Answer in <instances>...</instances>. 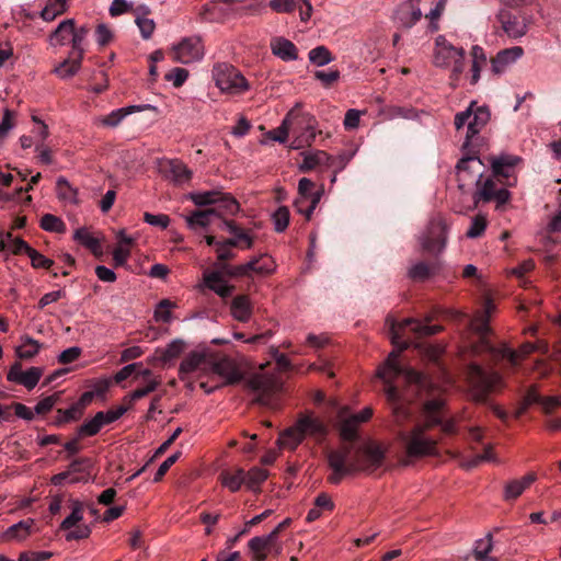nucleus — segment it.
<instances>
[{
	"instance_id": "58836bf2",
	"label": "nucleus",
	"mask_w": 561,
	"mask_h": 561,
	"mask_svg": "<svg viewBox=\"0 0 561 561\" xmlns=\"http://www.w3.org/2000/svg\"><path fill=\"white\" fill-rule=\"evenodd\" d=\"M75 25L73 19H67L61 21L56 30L49 35L48 42L51 46H64L66 45L72 33V26Z\"/></svg>"
},
{
	"instance_id": "2eb2a0df",
	"label": "nucleus",
	"mask_w": 561,
	"mask_h": 561,
	"mask_svg": "<svg viewBox=\"0 0 561 561\" xmlns=\"http://www.w3.org/2000/svg\"><path fill=\"white\" fill-rule=\"evenodd\" d=\"M211 356L205 351L190 352L181 362L179 378L188 381L193 376L197 378L209 375Z\"/></svg>"
},
{
	"instance_id": "79ce46f5",
	"label": "nucleus",
	"mask_w": 561,
	"mask_h": 561,
	"mask_svg": "<svg viewBox=\"0 0 561 561\" xmlns=\"http://www.w3.org/2000/svg\"><path fill=\"white\" fill-rule=\"evenodd\" d=\"M332 165L333 158L330 157L327 152L318 150L314 152H307L304 154V161L300 164V170L310 171L318 165Z\"/></svg>"
},
{
	"instance_id": "a878e982",
	"label": "nucleus",
	"mask_w": 561,
	"mask_h": 561,
	"mask_svg": "<svg viewBox=\"0 0 561 561\" xmlns=\"http://www.w3.org/2000/svg\"><path fill=\"white\" fill-rule=\"evenodd\" d=\"M534 403L540 404L541 409L545 413H551L558 407H561V400L559 397L542 398L538 393L536 387H531L527 391V393L524 398L523 407L518 410L517 415H520L527 409L528 405L534 404Z\"/></svg>"
},
{
	"instance_id": "37998d69",
	"label": "nucleus",
	"mask_w": 561,
	"mask_h": 561,
	"mask_svg": "<svg viewBox=\"0 0 561 561\" xmlns=\"http://www.w3.org/2000/svg\"><path fill=\"white\" fill-rule=\"evenodd\" d=\"M56 194L59 201L66 204H78V190L75 188L64 176L56 181Z\"/></svg>"
},
{
	"instance_id": "774afa93",
	"label": "nucleus",
	"mask_w": 561,
	"mask_h": 561,
	"mask_svg": "<svg viewBox=\"0 0 561 561\" xmlns=\"http://www.w3.org/2000/svg\"><path fill=\"white\" fill-rule=\"evenodd\" d=\"M447 0H438L437 4L434 9L430 11L428 14L425 15V18L428 20V28L432 32H436L438 30V20L440 19L445 7H446Z\"/></svg>"
},
{
	"instance_id": "c756f323",
	"label": "nucleus",
	"mask_w": 561,
	"mask_h": 561,
	"mask_svg": "<svg viewBox=\"0 0 561 561\" xmlns=\"http://www.w3.org/2000/svg\"><path fill=\"white\" fill-rule=\"evenodd\" d=\"M314 183L307 179L302 178L298 182V197L308 198L309 206H308V213H313L317 208L319 202L322 198L323 195V188L313 190Z\"/></svg>"
},
{
	"instance_id": "6e6d98bb",
	"label": "nucleus",
	"mask_w": 561,
	"mask_h": 561,
	"mask_svg": "<svg viewBox=\"0 0 561 561\" xmlns=\"http://www.w3.org/2000/svg\"><path fill=\"white\" fill-rule=\"evenodd\" d=\"M102 412H98L91 420L85 421L78 430V434L81 437L93 436L100 432L104 426Z\"/></svg>"
},
{
	"instance_id": "052dcab7",
	"label": "nucleus",
	"mask_w": 561,
	"mask_h": 561,
	"mask_svg": "<svg viewBox=\"0 0 561 561\" xmlns=\"http://www.w3.org/2000/svg\"><path fill=\"white\" fill-rule=\"evenodd\" d=\"M488 226V220L484 215H477L472 218L469 229L466 232V237L469 239H476L481 237Z\"/></svg>"
},
{
	"instance_id": "69168bd1",
	"label": "nucleus",
	"mask_w": 561,
	"mask_h": 561,
	"mask_svg": "<svg viewBox=\"0 0 561 561\" xmlns=\"http://www.w3.org/2000/svg\"><path fill=\"white\" fill-rule=\"evenodd\" d=\"M81 414H82V409L79 407V404H73L69 409L58 410L55 423L57 425H60L64 423L76 421V420L80 419Z\"/></svg>"
},
{
	"instance_id": "20e7f679",
	"label": "nucleus",
	"mask_w": 561,
	"mask_h": 561,
	"mask_svg": "<svg viewBox=\"0 0 561 561\" xmlns=\"http://www.w3.org/2000/svg\"><path fill=\"white\" fill-rule=\"evenodd\" d=\"M211 79L222 94L230 96L242 95L251 88L239 69L224 61L214 64Z\"/></svg>"
},
{
	"instance_id": "412c9836",
	"label": "nucleus",
	"mask_w": 561,
	"mask_h": 561,
	"mask_svg": "<svg viewBox=\"0 0 561 561\" xmlns=\"http://www.w3.org/2000/svg\"><path fill=\"white\" fill-rule=\"evenodd\" d=\"M43 373V368L35 366L26 370H22V365L20 363H15L11 366L7 378L11 382L22 385L26 389L32 390L38 383Z\"/></svg>"
},
{
	"instance_id": "3c124183",
	"label": "nucleus",
	"mask_w": 561,
	"mask_h": 561,
	"mask_svg": "<svg viewBox=\"0 0 561 561\" xmlns=\"http://www.w3.org/2000/svg\"><path fill=\"white\" fill-rule=\"evenodd\" d=\"M268 473L265 469L253 467L248 472H245V486L253 491L257 492L260 490L261 484L267 479Z\"/></svg>"
},
{
	"instance_id": "de8ad7c7",
	"label": "nucleus",
	"mask_w": 561,
	"mask_h": 561,
	"mask_svg": "<svg viewBox=\"0 0 561 561\" xmlns=\"http://www.w3.org/2000/svg\"><path fill=\"white\" fill-rule=\"evenodd\" d=\"M438 271V265L435 264H427L424 262H419L413 264L409 270V276L413 280H426L430 277H432L434 274H436Z\"/></svg>"
},
{
	"instance_id": "a211bd4d",
	"label": "nucleus",
	"mask_w": 561,
	"mask_h": 561,
	"mask_svg": "<svg viewBox=\"0 0 561 561\" xmlns=\"http://www.w3.org/2000/svg\"><path fill=\"white\" fill-rule=\"evenodd\" d=\"M158 172L174 184L187 183L193 172L179 159H160L157 161Z\"/></svg>"
},
{
	"instance_id": "338daca9",
	"label": "nucleus",
	"mask_w": 561,
	"mask_h": 561,
	"mask_svg": "<svg viewBox=\"0 0 561 561\" xmlns=\"http://www.w3.org/2000/svg\"><path fill=\"white\" fill-rule=\"evenodd\" d=\"M272 219L275 231H285L289 224V209L286 206L278 207L274 211Z\"/></svg>"
},
{
	"instance_id": "393cba45",
	"label": "nucleus",
	"mask_w": 561,
	"mask_h": 561,
	"mask_svg": "<svg viewBox=\"0 0 561 561\" xmlns=\"http://www.w3.org/2000/svg\"><path fill=\"white\" fill-rule=\"evenodd\" d=\"M275 264L273 260L266 255L255 257L249 261L247 264L238 265L229 271L232 276L248 275L251 272L256 274H270L274 271Z\"/></svg>"
},
{
	"instance_id": "cd10ccee",
	"label": "nucleus",
	"mask_w": 561,
	"mask_h": 561,
	"mask_svg": "<svg viewBox=\"0 0 561 561\" xmlns=\"http://www.w3.org/2000/svg\"><path fill=\"white\" fill-rule=\"evenodd\" d=\"M271 50L283 61H293L298 58V49L295 44L282 36L272 38Z\"/></svg>"
},
{
	"instance_id": "9b49d317",
	"label": "nucleus",
	"mask_w": 561,
	"mask_h": 561,
	"mask_svg": "<svg viewBox=\"0 0 561 561\" xmlns=\"http://www.w3.org/2000/svg\"><path fill=\"white\" fill-rule=\"evenodd\" d=\"M489 119V110L483 106L474 107V103H471V105L466 111L456 114V128L460 130L465 126L467 127L466 140L463 144L465 147H468L470 145L471 139L482 130V128L486 125Z\"/></svg>"
},
{
	"instance_id": "b1692460",
	"label": "nucleus",
	"mask_w": 561,
	"mask_h": 561,
	"mask_svg": "<svg viewBox=\"0 0 561 561\" xmlns=\"http://www.w3.org/2000/svg\"><path fill=\"white\" fill-rule=\"evenodd\" d=\"M524 56V49L520 46H513L500 50L491 59L492 70L496 75L505 72L511 66Z\"/></svg>"
},
{
	"instance_id": "1a4fd4ad",
	"label": "nucleus",
	"mask_w": 561,
	"mask_h": 561,
	"mask_svg": "<svg viewBox=\"0 0 561 561\" xmlns=\"http://www.w3.org/2000/svg\"><path fill=\"white\" fill-rule=\"evenodd\" d=\"M468 381L473 399L479 402H483L491 391L502 386V377L497 373H489L477 364L469 366Z\"/></svg>"
},
{
	"instance_id": "f3484780",
	"label": "nucleus",
	"mask_w": 561,
	"mask_h": 561,
	"mask_svg": "<svg viewBox=\"0 0 561 561\" xmlns=\"http://www.w3.org/2000/svg\"><path fill=\"white\" fill-rule=\"evenodd\" d=\"M252 561H265L268 553H282V543L273 535L255 536L248 542Z\"/></svg>"
},
{
	"instance_id": "f03ea898",
	"label": "nucleus",
	"mask_w": 561,
	"mask_h": 561,
	"mask_svg": "<svg viewBox=\"0 0 561 561\" xmlns=\"http://www.w3.org/2000/svg\"><path fill=\"white\" fill-rule=\"evenodd\" d=\"M385 453L386 448L373 440L362 445L342 443L327 454L331 470L328 481L332 484H339L348 476L358 472H373L382 465Z\"/></svg>"
},
{
	"instance_id": "8fccbe9b",
	"label": "nucleus",
	"mask_w": 561,
	"mask_h": 561,
	"mask_svg": "<svg viewBox=\"0 0 561 561\" xmlns=\"http://www.w3.org/2000/svg\"><path fill=\"white\" fill-rule=\"evenodd\" d=\"M493 548V538L491 534H488L484 538L478 539L474 543L473 556L477 561H496L489 557Z\"/></svg>"
},
{
	"instance_id": "a19ab883",
	"label": "nucleus",
	"mask_w": 561,
	"mask_h": 561,
	"mask_svg": "<svg viewBox=\"0 0 561 561\" xmlns=\"http://www.w3.org/2000/svg\"><path fill=\"white\" fill-rule=\"evenodd\" d=\"M302 433L298 427L297 423L289 428L285 430L278 437V445L280 448H286L288 450H295L299 444L304 440Z\"/></svg>"
},
{
	"instance_id": "5701e85b",
	"label": "nucleus",
	"mask_w": 561,
	"mask_h": 561,
	"mask_svg": "<svg viewBox=\"0 0 561 561\" xmlns=\"http://www.w3.org/2000/svg\"><path fill=\"white\" fill-rule=\"evenodd\" d=\"M336 423L343 443H354L357 437L359 423L350 413L347 407L340 408L336 414Z\"/></svg>"
},
{
	"instance_id": "09e8293b",
	"label": "nucleus",
	"mask_w": 561,
	"mask_h": 561,
	"mask_svg": "<svg viewBox=\"0 0 561 561\" xmlns=\"http://www.w3.org/2000/svg\"><path fill=\"white\" fill-rule=\"evenodd\" d=\"M67 8V0H49L41 11V18L46 22H51L64 14Z\"/></svg>"
},
{
	"instance_id": "c9c22d12",
	"label": "nucleus",
	"mask_w": 561,
	"mask_h": 561,
	"mask_svg": "<svg viewBox=\"0 0 561 561\" xmlns=\"http://www.w3.org/2000/svg\"><path fill=\"white\" fill-rule=\"evenodd\" d=\"M42 347V343L24 334L20 337V344L15 347V354L20 359H32L39 353Z\"/></svg>"
},
{
	"instance_id": "9d476101",
	"label": "nucleus",
	"mask_w": 561,
	"mask_h": 561,
	"mask_svg": "<svg viewBox=\"0 0 561 561\" xmlns=\"http://www.w3.org/2000/svg\"><path fill=\"white\" fill-rule=\"evenodd\" d=\"M288 113H293L291 117V148L299 149L310 146L316 138L317 121L309 113L302 112L299 104H296Z\"/></svg>"
},
{
	"instance_id": "f257e3e1",
	"label": "nucleus",
	"mask_w": 561,
	"mask_h": 561,
	"mask_svg": "<svg viewBox=\"0 0 561 561\" xmlns=\"http://www.w3.org/2000/svg\"><path fill=\"white\" fill-rule=\"evenodd\" d=\"M407 331L412 332L416 336H430L440 332L442 327L422 323L412 318L404 319L398 323L394 321L390 323V339L396 348L388 355L383 365L378 368L377 376L386 383L385 393L387 400L393 405V414L398 421L405 419L408 412L400 404V393L394 385V379L398 376H404L408 382L424 383V377L420 373L409 367H401L398 363L401 352L409 347V341L405 339Z\"/></svg>"
},
{
	"instance_id": "ea45409f",
	"label": "nucleus",
	"mask_w": 561,
	"mask_h": 561,
	"mask_svg": "<svg viewBox=\"0 0 561 561\" xmlns=\"http://www.w3.org/2000/svg\"><path fill=\"white\" fill-rule=\"evenodd\" d=\"M216 209L215 216L218 218H222L227 215H236L240 210V205L234 197L230 194L221 193L219 194V198L214 204Z\"/></svg>"
},
{
	"instance_id": "5fc2aeb1",
	"label": "nucleus",
	"mask_w": 561,
	"mask_h": 561,
	"mask_svg": "<svg viewBox=\"0 0 561 561\" xmlns=\"http://www.w3.org/2000/svg\"><path fill=\"white\" fill-rule=\"evenodd\" d=\"M482 461H496L492 445H485L483 453L461 462V467L466 470L478 467Z\"/></svg>"
},
{
	"instance_id": "c03bdc74",
	"label": "nucleus",
	"mask_w": 561,
	"mask_h": 561,
	"mask_svg": "<svg viewBox=\"0 0 561 561\" xmlns=\"http://www.w3.org/2000/svg\"><path fill=\"white\" fill-rule=\"evenodd\" d=\"M216 209L195 210L190 216H186L185 221L191 230L197 228H206L211 222V217L215 216Z\"/></svg>"
},
{
	"instance_id": "4c0bfd02",
	"label": "nucleus",
	"mask_w": 561,
	"mask_h": 561,
	"mask_svg": "<svg viewBox=\"0 0 561 561\" xmlns=\"http://www.w3.org/2000/svg\"><path fill=\"white\" fill-rule=\"evenodd\" d=\"M82 59L69 53L68 57L54 68V72L61 79H69L80 70Z\"/></svg>"
},
{
	"instance_id": "c85d7f7f",
	"label": "nucleus",
	"mask_w": 561,
	"mask_h": 561,
	"mask_svg": "<svg viewBox=\"0 0 561 561\" xmlns=\"http://www.w3.org/2000/svg\"><path fill=\"white\" fill-rule=\"evenodd\" d=\"M218 479L224 488L234 493L244 484L245 471L241 468L224 469Z\"/></svg>"
},
{
	"instance_id": "dca6fc26",
	"label": "nucleus",
	"mask_w": 561,
	"mask_h": 561,
	"mask_svg": "<svg viewBox=\"0 0 561 561\" xmlns=\"http://www.w3.org/2000/svg\"><path fill=\"white\" fill-rule=\"evenodd\" d=\"M501 28L511 39L524 37L529 28L530 20L524 14H513L510 11H501L497 15Z\"/></svg>"
},
{
	"instance_id": "423d86ee",
	"label": "nucleus",
	"mask_w": 561,
	"mask_h": 561,
	"mask_svg": "<svg viewBox=\"0 0 561 561\" xmlns=\"http://www.w3.org/2000/svg\"><path fill=\"white\" fill-rule=\"evenodd\" d=\"M209 375H215L221 379L220 385L208 386L207 382H201L199 387L206 392L211 393L221 386H230L240 382L244 377L242 363L229 356H222L218 359L211 357Z\"/></svg>"
},
{
	"instance_id": "4468645a",
	"label": "nucleus",
	"mask_w": 561,
	"mask_h": 561,
	"mask_svg": "<svg viewBox=\"0 0 561 561\" xmlns=\"http://www.w3.org/2000/svg\"><path fill=\"white\" fill-rule=\"evenodd\" d=\"M485 165L478 157L462 158L457 164V181L460 190H469L480 185L484 178Z\"/></svg>"
},
{
	"instance_id": "a18cd8bd",
	"label": "nucleus",
	"mask_w": 561,
	"mask_h": 561,
	"mask_svg": "<svg viewBox=\"0 0 561 561\" xmlns=\"http://www.w3.org/2000/svg\"><path fill=\"white\" fill-rule=\"evenodd\" d=\"M222 227L232 234V239L238 240V247L242 249H251L253 245V239L241 228H239L234 221L222 220Z\"/></svg>"
},
{
	"instance_id": "f704fd0d",
	"label": "nucleus",
	"mask_w": 561,
	"mask_h": 561,
	"mask_svg": "<svg viewBox=\"0 0 561 561\" xmlns=\"http://www.w3.org/2000/svg\"><path fill=\"white\" fill-rule=\"evenodd\" d=\"M537 479L535 473H528L522 479L510 481L504 488L506 501L517 499Z\"/></svg>"
},
{
	"instance_id": "aec40b11",
	"label": "nucleus",
	"mask_w": 561,
	"mask_h": 561,
	"mask_svg": "<svg viewBox=\"0 0 561 561\" xmlns=\"http://www.w3.org/2000/svg\"><path fill=\"white\" fill-rule=\"evenodd\" d=\"M473 194L474 205L480 202H490L494 199L499 205H503L510 199V192L506 188H496V184L491 176L482 179L480 185L476 186Z\"/></svg>"
},
{
	"instance_id": "6e6552de",
	"label": "nucleus",
	"mask_w": 561,
	"mask_h": 561,
	"mask_svg": "<svg viewBox=\"0 0 561 561\" xmlns=\"http://www.w3.org/2000/svg\"><path fill=\"white\" fill-rule=\"evenodd\" d=\"M247 387L256 394V402L272 407L273 398L282 391L283 381L277 373L261 371L248 378Z\"/></svg>"
},
{
	"instance_id": "f8f14e48",
	"label": "nucleus",
	"mask_w": 561,
	"mask_h": 561,
	"mask_svg": "<svg viewBox=\"0 0 561 561\" xmlns=\"http://www.w3.org/2000/svg\"><path fill=\"white\" fill-rule=\"evenodd\" d=\"M170 55L174 62L182 65L199 62L205 57L203 39L197 35L183 37L180 42L172 45Z\"/></svg>"
},
{
	"instance_id": "39448f33",
	"label": "nucleus",
	"mask_w": 561,
	"mask_h": 561,
	"mask_svg": "<svg viewBox=\"0 0 561 561\" xmlns=\"http://www.w3.org/2000/svg\"><path fill=\"white\" fill-rule=\"evenodd\" d=\"M433 64L451 70V79L457 80L465 69V50L449 43L443 35L435 39Z\"/></svg>"
},
{
	"instance_id": "72a5a7b5",
	"label": "nucleus",
	"mask_w": 561,
	"mask_h": 561,
	"mask_svg": "<svg viewBox=\"0 0 561 561\" xmlns=\"http://www.w3.org/2000/svg\"><path fill=\"white\" fill-rule=\"evenodd\" d=\"M35 531V520L27 518L10 526L5 533L7 540H24Z\"/></svg>"
},
{
	"instance_id": "603ef678",
	"label": "nucleus",
	"mask_w": 561,
	"mask_h": 561,
	"mask_svg": "<svg viewBox=\"0 0 561 561\" xmlns=\"http://www.w3.org/2000/svg\"><path fill=\"white\" fill-rule=\"evenodd\" d=\"M291 117H294L293 113H287L285 118L283 119L280 126L275 129H272L267 133V137L274 141L284 144L286 142L289 133H291Z\"/></svg>"
},
{
	"instance_id": "bf43d9fd",
	"label": "nucleus",
	"mask_w": 561,
	"mask_h": 561,
	"mask_svg": "<svg viewBox=\"0 0 561 561\" xmlns=\"http://www.w3.org/2000/svg\"><path fill=\"white\" fill-rule=\"evenodd\" d=\"M519 158L517 157H500L492 161V169L495 175L508 176V169L513 168Z\"/></svg>"
},
{
	"instance_id": "4be33fe9",
	"label": "nucleus",
	"mask_w": 561,
	"mask_h": 561,
	"mask_svg": "<svg viewBox=\"0 0 561 561\" xmlns=\"http://www.w3.org/2000/svg\"><path fill=\"white\" fill-rule=\"evenodd\" d=\"M296 423L300 428L304 438L312 437L317 440H321L328 434V426L325 423L311 413L300 415Z\"/></svg>"
},
{
	"instance_id": "0eeeda50",
	"label": "nucleus",
	"mask_w": 561,
	"mask_h": 561,
	"mask_svg": "<svg viewBox=\"0 0 561 561\" xmlns=\"http://www.w3.org/2000/svg\"><path fill=\"white\" fill-rule=\"evenodd\" d=\"M471 330L478 334L479 341L471 346V352L474 355L489 353L493 358H507L511 363H515L516 353L512 352L510 347L503 344L500 347H495L491 344L488 339L490 333V327L488 325V319L483 316L473 317L470 321Z\"/></svg>"
},
{
	"instance_id": "13d9d810",
	"label": "nucleus",
	"mask_w": 561,
	"mask_h": 561,
	"mask_svg": "<svg viewBox=\"0 0 561 561\" xmlns=\"http://www.w3.org/2000/svg\"><path fill=\"white\" fill-rule=\"evenodd\" d=\"M41 228L56 233H64L66 231L65 222L57 216L46 214L41 218Z\"/></svg>"
},
{
	"instance_id": "2f4dec72",
	"label": "nucleus",
	"mask_w": 561,
	"mask_h": 561,
	"mask_svg": "<svg viewBox=\"0 0 561 561\" xmlns=\"http://www.w3.org/2000/svg\"><path fill=\"white\" fill-rule=\"evenodd\" d=\"M186 344L181 339L171 341L165 347L158 348L154 352V360L168 364L176 359L185 350Z\"/></svg>"
},
{
	"instance_id": "49530a36",
	"label": "nucleus",
	"mask_w": 561,
	"mask_h": 561,
	"mask_svg": "<svg viewBox=\"0 0 561 561\" xmlns=\"http://www.w3.org/2000/svg\"><path fill=\"white\" fill-rule=\"evenodd\" d=\"M133 110V106L117 108L107 115L95 118L94 123L104 127H116Z\"/></svg>"
},
{
	"instance_id": "4d7b16f0",
	"label": "nucleus",
	"mask_w": 561,
	"mask_h": 561,
	"mask_svg": "<svg viewBox=\"0 0 561 561\" xmlns=\"http://www.w3.org/2000/svg\"><path fill=\"white\" fill-rule=\"evenodd\" d=\"M219 191H206V192H193L190 193L188 198L196 205V206H208L214 205L217 199L219 198Z\"/></svg>"
},
{
	"instance_id": "7ed1b4c3",
	"label": "nucleus",
	"mask_w": 561,
	"mask_h": 561,
	"mask_svg": "<svg viewBox=\"0 0 561 561\" xmlns=\"http://www.w3.org/2000/svg\"><path fill=\"white\" fill-rule=\"evenodd\" d=\"M443 404H445V401L440 398L426 401L423 423H419L410 431L400 434L407 457L423 458L436 453L437 440L430 437L426 431L440 423L436 412Z\"/></svg>"
},
{
	"instance_id": "473e14b6",
	"label": "nucleus",
	"mask_w": 561,
	"mask_h": 561,
	"mask_svg": "<svg viewBox=\"0 0 561 561\" xmlns=\"http://www.w3.org/2000/svg\"><path fill=\"white\" fill-rule=\"evenodd\" d=\"M204 283L207 288L225 298L232 294L233 286L229 285L219 272H207L204 274Z\"/></svg>"
},
{
	"instance_id": "ddd939ff",
	"label": "nucleus",
	"mask_w": 561,
	"mask_h": 561,
	"mask_svg": "<svg viewBox=\"0 0 561 561\" xmlns=\"http://www.w3.org/2000/svg\"><path fill=\"white\" fill-rule=\"evenodd\" d=\"M447 231V224L442 216L432 218L420 237L422 249L430 253H440L446 247Z\"/></svg>"
},
{
	"instance_id": "e2e57ef3",
	"label": "nucleus",
	"mask_w": 561,
	"mask_h": 561,
	"mask_svg": "<svg viewBox=\"0 0 561 561\" xmlns=\"http://www.w3.org/2000/svg\"><path fill=\"white\" fill-rule=\"evenodd\" d=\"M161 383L160 378H149L142 387L137 388L129 394L130 401L139 400L149 393L153 392Z\"/></svg>"
},
{
	"instance_id": "864d4df0",
	"label": "nucleus",
	"mask_w": 561,
	"mask_h": 561,
	"mask_svg": "<svg viewBox=\"0 0 561 561\" xmlns=\"http://www.w3.org/2000/svg\"><path fill=\"white\" fill-rule=\"evenodd\" d=\"M308 57L309 61L318 67H323L334 60L331 51L323 45L312 48Z\"/></svg>"
},
{
	"instance_id": "0e129e2a",
	"label": "nucleus",
	"mask_w": 561,
	"mask_h": 561,
	"mask_svg": "<svg viewBox=\"0 0 561 561\" xmlns=\"http://www.w3.org/2000/svg\"><path fill=\"white\" fill-rule=\"evenodd\" d=\"M173 308H175V304L171 300H161L154 310V320L158 322L169 323L172 319L171 309Z\"/></svg>"
},
{
	"instance_id": "e433bc0d",
	"label": "nucleus",
	"mask_w": 561,
	"mask_h": 561,
	"mask_svg": "<svg viewBox=\"0 0 561 561\" xmlns=\"http://www.w3.org/2000/svg\"><path fill=\"white\" fill-rule=\"evenodd\" d=\"M136 19L135 23L139 27L140 34L144 39H149L154 30H156V23L152 19H148L147 15L150 13L149 7L142 4L139 5L136 10Z\"/></svg>"
},
{
	"instance_id": "bb28decb",
	"label": "nucleus",
	"mask_w": 561,
	"mask_h": 561,
	"mask_svg": "<svg viewBox=\"0 0 561 561\" xmlns=\"http://www.w3.org/2000/svg\"><path fill=\"white\" fill-rule=\"evenodd\" d=\"M420 4L421 0H409L400 7L398 21L403 27L410 28L421 20L423 14Z\"/></svg>"
},
{
	"instance_id": "7c9ffc66",
	"label": "nucleus",
	"mask_w": 561,
	"mask_h": 561,
	"mask_svg": "<svg viewBox=\"0 0 561 561\" xmlns=\"http://www.w3.org/2000/svg\"><path fill=\"white\" fill-rule=\"evenodd\" d=\"M230 312L234 320L248 322L253 312V306L250 298L245 295L236 296L231 301Z\"/></svg>"
},
{
	"instance_id": "6ab92c4d",
	"label": "nucleus",
	"mask_w": 561,
	"mask_h": 561,
	"mask_svg": "<svg viewBox=\"0 0 561 561\" xmlns=\"http://www.w3.org/2000/svg\"><path fill=\"white\" fill-rule=\"evenodd\" d=\"M82 505L80 502L75 501L72 503L71 514L68 517H66L60 525V528L62 530H69L68 534L66 535L67 540L84 539L90 536L91 529L88 525H77L79 522L82 520Z\"/></svg>"
},
{
	"instance_id": "680f3d73",
	"label": "nucleus",
	"mask_w": 561,
	"mask_h": 561,
	"mask_svg": "<svg viewBox=\"0 0 561 561\" xmlns=\"http://www.w3.org/2000/svg\"><path fill=\"white\" fill-rule=\"evenodd\" d=\"M75 239L92 252L100 250V241L84 228H80L75 232Z\"/></svg>"
}]
</instances>
